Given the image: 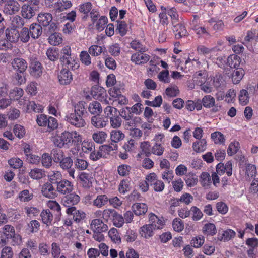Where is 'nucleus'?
I'll return each mask as SVG.
<instances>
[{"label":"nucleus","instance_id":"nucleus-1","mask_svg":"<svg viewBox=\"0 0 258 258\" xmlns=\"http://www.w3.org/2000/svg\"><path fill=\"white\" fill-rule=\"evenodd\" d=\"M58 28L56 23H52L46 30V35L49 36V42L54 46L58 45L62 41L61 35L58 33Z\"/></svg>","mask_w":258,"mask_h":258},{"label":"nucleus","instance_id":"nucleus-2","mask_svg":"<svg viewBox=\"0 0 258 258\" xmlns=\"http://www.w3.org/2000/svg\"><path fill=\"white\" fill-rule=\"evenodd\" d=\"M74 141L72 133L68 131H64L60 135L53 137V142L55 145L60 148L65 145L69 146Z\"/></svg>","mask_w":258,"mask_h":258},{"label":"nucleus","instance_id":"nucleus-3","mask_svg":"<svg viewBox=\"0 0 258 258\" xmlns=\"http://www.w3.org/2000/svg\"><path fill=\"white\" fill-rule=\"evenodd\" d=\"M84 118L83 116L72 112L65 116V120L76 127L81 128L86 124Z\"/></svg>","mask_w":258,"mask_h":258},{"label":"nucleus","instance_id":"nucleus-4","mask_svg":"<svg viewBox=\"0 0 258 258\" xmlns=\"http://www.w3.org/2000/svg\"><path fill=\"white\" fill-rule=\"evenodd\" d=\"M30 74L36 78L40 77L43 72V67L38 59L34 57L30 58Z\"/></svg>","mask_w":258,"mask_h":258},{"label":"nucleus","instance_id":"nucleus-5","mask_svg":"<svg viewBox=\"0 0 258 258\" xmlns=\"http://www.w3.org/2000/svg\"><path fill=\"white\" fill-rule=\"evenodd\" d=\"M91 95L96 100L106 101V93L105 89L97 85L92 86L91 90Z\"/></svg>","mask_w":258,"mask_h":258},{"label":"nucleus","instance_id":"nucleus-6","mask_svg":"<svg viewBox=\"0 0 258 258\" xmlns=\"http://www.w3.org/2000/svg\"><path fill=\"white\" fill-rule=\"evenodd\" d=\"M41 193L43 196L49 199H54L57 196V189L52 184L47 182L42 185Z\"/></svg>","mask_w":258,"mask_h":258},{"label":"nucleus","instance_id":"nucleus-7","mask_svg":"<svg viewBox=\"0 0 258 258\" xmlns=\"http://www.w3.org/2000/svg\"><path fill=\"white\" fill-rule=\"evenodd\" d=\"M11 64L14 70L20 73H24L28 67L26 61L23 58L19 57L13 59L11 62Z\"/></svg>","mask_w":258,"mask_h":258},{"label":"nucleus","instance_id":"nucleus-8","mask_svg":"<svg viewBox=\"0 0 258 258\" xmlns=\"http://www.w3.org/2000/svg\"><path fill=\"white\" fill-rule=\"evenodd\" d=\"M67 67L68 69H62L58 75V80L61 85H67L71 83L73 79L71 72L69 71V69L71 68L69 66Z\"/></svg>","mask_w":258,"mask_h":258},{"label":"nucleus","instance_id":"nucleus-9","mask_svg":"<svg viewBox=\"0 0 258 258\" xmlns=\"http://www.w3.org/2000/svg\"><path fill=\"white\" fill-rule=\"evenodd\" d=\"M37 9L34 4H25L22 7V15L25 18L30 19L36 14Z\"/></svg>","mask_w":258,"mask_h":258},{"label":"nucleus","instance_id":"nucleus-10","mask_svg":"<svg viewBox=\"0 0 258 258\" xmlns=\"http://www.w3.org/2000/svg\"><path fill=\"white\" fill-rule=\"evenodd\" d=\"M60 53L61 56L59 57L60 61L63 64L70 66L71 69L73 70V68L75 67V65L73 66L70 60L71 55V47L69 46H65L62 49Z\"/></svg>","mask_w":258,"mask_h":258},{"label":"nucleus","instance_id":"nucleus-11","mask_svg":"<svg viewBox=\"0 0 258 258\" xmlns=\"http://www.w3.org/2000/svg\"><path fill=\"white\" fill-rule=\"evenodd\" d=\"M5 34L7 40L11 43H16L19 40V31L14 27L7 28L5 30Z\"/></svg>","mask_w":258,"mask_h":258},{"label":"nucleus","instance_id":"nucleus-12","mask_svg":"<svg viewBox=\"0 0 258 258\" xmlns=\"http://www.w3.org/2000/svg\"><path fill=\"white\" fill-rule=\"evenodd\" d=\"M80 201V197L76 194L72 193L67 195L62 199V202L65 207L68 208L74 207Z\"/></svg>","mask_w":258,"mask_h":258},{"label":"nucleus","instance_id":"nucleus-13","mask_svg":"<svg viewBox=\"0 0 258 258\" xmlns=\"http://www.w3.org/2000/svg\"><path fill=\"white\" fill-rule=\"evenodd\" d=\"M37 20L39 22L38 24L41 25V27H48L52 22V16L50 13H40L37 17Z\"/></svg>","mask_w":258,"mask_h":258},{"label":"nucleus","instance_id":"nucleus-14","mask_svg":"<svg viewBox=\"0 0 258 258\" xmlns=\"http://www.w3.org/2000/svg\"><path fill=\"white\" fill-rule=\"evenodd\" d=\"M20 8V6L17 1L10 0L4 7V12L9 15H12L18 12Z\"/></svg>","mask_w":258,"mask_h":258},{"label":"nucleus","instance_id":"nucleus-15","mask_svg":"<svg viewBox=\"0 0 258 258\" xmlns=\"http://www.w3.org/2000/svg\"><path fill=\"white\" fill-rule=\"evenodd\" d=\"M56 189L57 192L64 195L71 192L73 189V186L70 181L66 179H62Z\"/></svg>","mask_w":258,"mask_h":258},{"label":"nucleus","instance_id":"nucleus-16","mask_svg":"<svg viewBox=\"0 0 258 258\" xmlns=\"http://www.w3.org/2000/svg\"><path fill=\"white\" fill-rule=\"evenodd\" d=\"M3 235L5 238H4L2 235L1 236V242L3 244L8 243L9 242V238L12 237V235L15 232L13 226L10 225H6L3 228Z\"/></svg>","mask_w":258,"mask_h":258},{"label":"nucleus","instance_id":"nucleus-17","mask_svg":"<svg viewBox=\"0 0 258 258\" xmlns=\"http://www.w3.org/2000/svg\"><path fill=\"white\" fill-rule=\"evenodd\" d=\"M29 31L32 38L38 39L42 34V28L41 25L36 23H32L29 27Z\"/></svg>","mask_w":258,"mask_h":258},{"label":"nucleus","instance_id":"nucleus-18","mask_svg":"<svg viewBox=\"0 0 258 258\" xmlns=\"http://www.w3.org/2000/svg\"><path fill=\"white\" fill-rule=\"evenodd\" d=\"M48 180L47 182L52 184V185L56 187L62 180V175L58 171H52L48 175Z\"/></svg>","mask_w":258,"mask_h":258},{"label":"nucleus","instance_id":"nucleus-19","mask_svg":"<svg viewBox=\"0 0 258 258\" xmlns=\"http://www.w3.org/2000/svg\"><path fill=\"white\" fill-rule=\"evenodd\" d=\"M66 212L68 215L73 216V219L77 222H79L81 219L85 217V214L83 212L77 210L76 207L67 208Z\"/></svg>","mask_w":258,"mask_h":258},{"label":"nucleus","instance_id":"nucleus-20","mask_svg":"<svg viewBox=\"0 0 258 258\" xmlns=\"http://www.w3.org/2000/svg\"><path fill=\"white\" fill-rule=\"evenodd\" d=\"M150 58V57L149 55L144 54L142 52H140V53L138 52L133 54L132 56L131 60L136 64H140L147 62Z\"/></svg>","mask_w":258,"mask_h":258},{"label":"nucleus","instance_id":"nucleus-21","mask_svg":"<svg viewBox=\"0 0 258 258\" xmlns=\"http://www.w3.org/2000/svg\"><path fill=\"white\" fill-rule=\"evenodd\" d=\"M108 122V118L100 116L99 115H95L91 118V123L97 128H101L106 126Z\"/></svg>","mask_w":258,"mask_h":258},{"label":"nucleus","instance_id":"nucleus-22","mask_svg":"<svg viewBox=\"0 0 258 258\" xmlns=\"http://www.w3.org/2000/svg\"><path fill=\"white\" fill-rule=\"evenodd\" d=\"M244 74V70L242 68L235 69L231 75L232 82L235 84H238L243 78Z\"/></svg>","mask_w":258,"mask_h":258},{"label":"nucleus","instance_id":"nucleus-23","mask_svg":"<svg viewBox=\"0 0 258 258\" xmlns=\"http://www.w3.org/2000/svg\"><path fill=\"white\" fill-rule=\"evenodd\" d=\"M72 6L71 0H58L54 3V7L59 12L71 8Z\"/></svg>","mask_w":258,"mask_h":258},{"label":"nucleus","instance_id":"nucleus-24","mask_svg":"<svg viewBox=\"0 0 258 258\" xmlns=\"http://www.w3.org/2000/svg\"><path fill=\"white\" fill-rule=\"evenodd\" d=\"M91 226L99 232H105L108 230V226L101 220L95 219L92 220Z\"/></svg>","mask_w":258,"mask_h":258},{"label":"nucleus","instance_id":"nucleus-25","mask_svg":"<svg viewBox=\"0 0 258 258\" xmlns=\"http://www.w3.org/2000/svg\"><path fill=\"white\" fill-rule=\"evenodd\" d=\"M174 31H175V37L179 39L187 35V31L185 27L182 24H178L174 26Z\"/></svg>","mask_w":258,"mask_h":258},{"label":"nucleus","instance_id":"nucleus-26","mask_svg":"<svg viewBox=\"0 0 258 258\" xmlns=\"http://www.w3.org/2000/svg\"><path fill=\"white\" fill-rule=\"evenodd\" d=\"M236 233L233 230L229 229L222 231L221 234L218 233L217 238L220 241H228L234 237Z\"/></svg>","mask_w":258,"mask_h":258},{"label":"nucleus","instance_id":"nucleus-27","mask_svg":"<svg viewBox=\"0 0 258 258\" xmlns=\"http://www.w3.org/2000/svg\"><path fill=\"white\" fill-rule=\"evenodd\" d=\"M42 222L47 226L52 224L53 215L49 209L43 210L40 214Z\"/></svg>","mask_w":258,"mask_h":258},{"label":"nucleus","instance_id":"nucleus-28","mask_svg":"<svg viewBox=\"0 0 258 258\" xmlns=\"http://www.w3.org/2000/svg\"><path fill=\"white\" fill-rule=\"evenodd\" d=\"M154 140L155 141V144L152 147V153L157 155H161V135H156Z\"/></svg>","mask_w":258,"mask_h":258},{"label":"nucleus","instance_id":"nucleus-29","mask_svg":"<svg viewBox=\"0 0 258 258\" xmlns=\"http://www.w3.org/2000/svg\"><path fill=\"white\" fill-rule=\"evenodd\" d=\"M132 210L136 215H141L145 214L148 208L147 205L144 203H136L133 205Z\"/></svg>","mask_w":258,"mask_h":258},{"label":"nucleus","instance_id":"nucleus-30","mask_svg":"<svg viewBox=\"0 0 258 258\" xmlns=\"http://www.w3.org/2000/svg\"><path fill=\"white\" fill-rule=\"evenodd\" d=\"M240 62V57L235 54L230 55L227 58V64L231 68H239Z\"/></svg>","mask_w":258,"mask_h":258},{"label":"nucleus","instance_id":"nucleus-31","mask_svg":"<svg viewBox=\"0 0 258 258\" xmlns=\"http://www.w3.org/2000/svg\"><path fill=\"white\" fill-rule=\"evenodd\" d=\"M46 54L48 58L52 61L57 60L59 58V49L56 47H50L48 48Z\"/></svg>","mask_w":258,"mask_h":258},{"label":"nucleus","instance_id":"nucleus-32","mask_svg":"<svg viewBox=\"0 0 258 258\" xmlns=\"http://www.w3.org/2000/svg\"><path fill=\"white\" fill-rule=\"evenodd\" d=\"M149 225L153 227L154 230L159 229L161 226V220L152 213L149 214Z\"/></svg>","mask_w":258,"mask_h":258},{"label":"nucleus","instance_id":"nucleus-33","mask_svg":"<svg viewBox=\"0 0 258 258\" xmlns=\"http://www.w3.org/2000/svg\"><path fill=\"white\" fill-rule=\"evenodd\" d=\"M203 233L205 235L213 236L216 234L217 229L213 223H207L204 225L202 229Z\"/></svg>","mask_w":258,"mask_h":258},{"label":"nucleus","instance_id":"nucleus-34","mask_svg":"<svg viewBox=\"0 0 258 258\" xmlns=\"http://www.w3.org/2000/svg\"><path fill=\"white\" fill-rule=\"evenodd\" d=\"M88 109L89 112L95 115H99L102 111L101 104L97 101H93L89 104Z\"/></svg>","mask_w":258,"mask_h":258},{"label":"nucleus","instance_id":"nucleus-35","mask_svg":"<svg viewBox=\"0 0 258 258\" xmlns=\"http://www.w3.org/2000/svg\"><path fill=\"white\" fill-rule=\"evenodd\" d=\"M86 104V103L84 101H80L77 104L74 105L73 113L84 117L85 114L87 113L85 108Z\"/></svg>","mask_w":258,"mask_h":258},{"label":"nucleus","instance_id":"nucleus-36","mask_svg":"<svg viewBox=\"0 0 258 258\" xmlns=\"http://www.w3.org/2000/svg\"><path fill=\"white\" fill-rule=\"evenodd\" d=\"M153 227H151V225H145L141 228L140 234L142 237L147 238L153 235Z\"/></svg>","mask_w":258,"mask_h":258},{"label":"nucleus","instance_id":"nucleus-37","mask_svg":"<svg viewBox=\"0 0 258 258\" xmlns=\"http://www.w3.org/2000/svg\"><path fill=\"white\" fill-rule=\"evenodd\" d=\"M206 147V141L203 139L194 142L192 148L196 152H201L205 150Z\"/></svg>","mask_w":258,"mask_h":258},{"label":"nucleus","instance_id":"nucleus-38","mask_svg":"<svg viewBox=\"0 0 258 258\" xmlns=\"http://www.w3.org/2000/svg\"><path fill=\"white\" fill-rule=\"evenodd\" d=\"M23 90L20 88L15 87L11 90L9 93L10 99L18 100L23 95Z\"/></svg>","mask_w":258,"mask_h":258},{"label":"nucleus","instance_id":"nucleus-39","mask_svg":"<svg viewBox=\"0 0 258 258\" xmlns=\"http://www.w3.org/2000/svg\"><path fill=\"white\" fill-rule=\"evenodd\" d=\"M20 40L23 43L28 42L30 38V33L29 29L27 27H23L21 31L19 32Z\"/></svg>","mask_w":258,"mask_h":258},{"label":"nucleus","instance_id":"nucleus-40","mask_svg":"<svg viewBox=\"0 0 258 258\" xmlns=\"http://www.w3.org/2000/svg\"><path fill=\"white\" fill-rule=\"evenodd\" d=\"M112 142L116 143L124 138V135L119 130H113L110 133Z\"/></svg>","mask_w":258,"mask_h":258},{"label":"nucleus","instance_id":"nucleus-41","mask_svg":"<svg viewBox=\"0 0 258 258\" xmlns=\"http://www.w3.org/2000/svg\"><path fill=\"white\" fill-rule=\"evenodd\" d=\"M29 174L32 178L36 180H39L45 176V172L38 168L32 169Z\"/></svg>","mask_w":258,"mask_h":258},{"label":"nucleus","instance_id":"nucleus-42","mask_svg":"<svg viewBox=\"0 0 258 258\" xmlns=\"http://www.w3.org/2000/svg\"><path fill=\"white\" fill-rule=\"evenodd\" d=\"M161 62L160 58L158 57H154L153 59L150 61L151 67L149 69V71L152 72L158 73L160 70V68L158 66L160 63Z\"/></svg>","mask_w":258,"mask_h":258},{"label":"nucleus","instance_id":"nucleus-43","mask_svg":"<svg viewBox=\"0 0 258 258\" xmlns=\"http://www.w3.org/2000/svg\"><path fill=\"white\" fill-rule=\"evenodd\" d=\"M108 201V197L105 195H99L93 201V205L98 208L105 205Z\"/></svg>","mask_w":258,"mask_h":258},{"label":"nucleus","instance_id":"nucleus-44","mask_svg":"<svg viewBox=\"0 0 258 258\" xmlns=\"http://www.w3.org/2000/svg\"><path fill=\"white\" fill-rule=\"evenodd\" d=\"M179 90L176 85L171 86L167 88L165 91V95L169 97H174L178 95Z\"/></svg>","mask_w":258,"mask_h":258},{"label":"nucleus","instance_id":"nucleus-45","mask_svg":"<svg viewBox=\"0 0 258 258\" xmlns=\"http://www.w3.org/2000/svg\"><path fill=\"white\" fill-rule=\"evenodd\" d=\"M39 227L40 223L37 220H32L30 223L28 224V228L26 229V231L29 233H35L39 230Z\"/></svg>","mask_w":258,"mask_h":258},{"label":"nucleus","instance_id":"nucleus-46","mask_svg":"<svg viewBox=\"0 0 258 258\" xmlns=\"http://www.w3.org/2000/svg\"><path fill=\"white\" fill-rule=\"evenodd\" d=\"M103 52V55H105V51H103V49L101 46L94 45H92L89 48V53L92 56H96L100 55Z\"/></svg>","mask_w":258,"mask_h":258},{"label":"nucleus","instance_id":"nucleus-47","mask_svg":"<svg viewBox=\"0 0 258 258\" xmlns=\"http://www.w3.org/2000/svg\"><path fill=\"white\" fill-rule=\"evenodd\" d=\"M50 156L55 162L58 163L62 159L63 152L60 149H53L51 150Z\"/></svg>","mask_w":258,"mask_h":258},{"label":"nucleus","instance_id":"nucleus-48","mask_svg":"<svg viewBox=\"0 0 258 258\" xmlns=\"http://www.w3.org/2000/svg\"><path fill=\"white\" fill-rule=\"evenodd\" d=\"M211 137L215 144H223L225 142L224 136L220 132H215L212 133Z\"/></svg>","mask_w":258,"mask_h":258},{"label":"nucleus","instance_id":"nucleus-49","mask_svg":"<svg viewBox=\"0 0 258 258\" xmlns=\"http://www.w3.org/2000/svg\"><path fill=\"white\" fill-rule=\"evenodd\" d=\"M106 136L107 135L105 132L99 131L98 132L94 133L92 135V138L96 143H102L105 140Z\"/></svg>","mask_w":258,"mask_h":258},{"label":"nucleus","instance_id":"nucleus-50","mask_svg":"<svg viewBox=\"0 0 258 258\" xmlns=\"http://www.w3.org/2000/svg\"><path fill=\"white\" fill-rule=\"evenodd\" d=\"M192 213V219L194 221L200 220L203 217V214L201 210L196 206H192L190 209Z\"/></svg>","mask_w":258,"mask_h":258},{"label":"nucleus","instance_id":"nucleus-51","mask_svg":"<svg viewBox=\"0 0 258 258\" xmlns=\"http://www.w3.org/2000/svg\"><path fill=\"white\" fill-rule=\"evenodd\" d=\"M116 31H118L121 36H124L127 32V24L124 21H118Z\"/></svg>","mask_w":258,"mask_h":258},{"label":"nucleus","instance_id":"nucleus-52","mask_svg":"<svg viewBox=\"0 0 258 258\" xmlns=\"http://www.w3.org/2000/svg\"><path fill=\"white\" fill-rule=\"evenodd\" d=\"M112 220L114 225L117 227H121L124 223L123 217L116 211L112 217Z\"/></svg>","mask_w":258,"mask_h":258},{"label":"nucleus","instance_id":"nucleus-53","mask_svg":"<svg viewBox=\"0 0 258 258\" xmlns=\"http://www.w3.org/2000/svg\"><path fill=\"white\" fill-rule=\"evenodd\" d=\"M59 162L61 167L64 170L70 169L73 165V160L70 157L62 158Z\"/></svg>","mask_w":258,"mask_h":258},{"label":"nucleus","instance_id":"nucleus-54","mask_svg":"<svg viewBox=\"0 0 258 258\" xmlns=\"http://www.w3.org/2000/svg\"><path fill=\"white\" fill-rule=\"evenodd\" d=\"M108 235L111 240L115 243H120L121 242V238L118 235L116 229L113 228L110 229L108 232Z\"/></svg>","mask_w":258,"mask_h":258},{"label":"nucleus","instance_id":"nucleus-55","mask_svg":"<svg viewBox=\"0 0 258 258\" xmlns=\"http://www.w3.org/2000/svg\"><path fill=\"white\" fill-rule=\"evenodd\" d=\"M203 105L205 107L210 108L215 104V99L211 95H207L202 99Z\"/></svg>","mask_w":258,"mask_h":258},{"label":"nucleus","instance_id":"nucleus-56","mask_svg":"<svg viewBox=\"0 0 258 258\" xmlns=\"http://www.w3.org/2000/svg\"><path fill=\"white\" fill-rule=\"evenodd\" d=\"M41 162L44 167L49 168L52 165V157L48 153H44L41 158Z\"/></svg>","mask_w":258,"mask_h":258},{"label":"nucleus","instance_id":"nucleus-57","mask_svg":"<svg viewBox=\"0 0 258 258\" xmlns=\"http://www.w3.org/2000/svg\"><path fill=\"white\" fill-rule=\"evenodd\" d=\"M150 147V145L148 142H143L141 143L140 147L142 150V152L138 154V156L145 154L146 156L149 157L151 154Z\"/></svg>","mask_w":258,"mask_h":258},{"label":"nucleus","instance_id":"nucleus-58","mask_svg":"<svg viewBox=\"0 0 258 258\" xmlns=\"http://www.w3.org/2000/svg\"><path fill=\"white\" fill-rule=\"evenodd\" d=\"M108 22V19L106 16H102L97 21L96 25V28L99 31H102L107 23Z\"/></svg>","mask_w":258,"mask_h":258},{"label":"nucleus","instance_id":"nucleus-59","mask_svg":"<svg viewBox=\"0 0 258 258\" xmlns=\"http://www.w3.org/2000/svg\"><path fill=\"white\" fill-rule=\"evenodd\" d=\"M239 100L240 104L246 105L249 101V96L248 92L245 89H242L240 92L239 95Z\"/></svg>","mask_w":258,"mask_h":258},{"label":"nucleus","instance_id":"nucleus-60","mask_svg":"<svg viewBox=\"0 0 258 258\" xmlns=\"http://www.w3.org/2000/svg\"><path fill=\"white\" fill-rule=\"evenodd\" d=\"M239 148V144L238 142H232L230 144L228 149L227 153L229 156H232L236 154Z\"/></svg>","mask_w":258,"mask_h":258},{"label":"nucleus","instance_id":"nucleus-61","mask_svg":"<svg viewBox=\"0 0 258 258\" xmlns=\"http://www.w3.org/2000/svg\"><path fill=\"white\" fill-rule=\"evenodd\" d=\"M173 228L175 231L181 232L184 228L183 222L180 219L175 218L172 222Z\"/></svg>","mask_w":258,"mask_h":258},{"label":"nucleus","instance_id":"nucleus-62","mask_svg":"<svg viewBox=\"0 0 258 258\" xmlns=\"http://www.w3.org/2000/svg\"><path fill=\"white\" fill-rule=\"evenodd\" d=\"M200 181L204 187L209 185L211 182L210 174L207 172H203L200 176Z\"/></svg>","mask_w":258,"mask_h":258},{"label":"nucleus","instance_id":"nucleus-63","mask_svg":"<svg viewBox=\"0 0 258 258\" xmlns=\"http://www.w3.org/2000/svg\"><path fill=\"white\" fill-rule=\"evenodd\" d=\"M13 131L15 135L19 138H22L25 134L24 127L19 124H16L14 126Z\"/></svg>","mask_w":258,"mask_h":258},{"label":"nucleus","instance_id":"nucleus-64","mask_svg":"<svg viewBox=\"0 0 258 258\" xmlns=\"http://www.w3.org/2000/svg\"><path fill=\"white\" fill-rule=\"evenodd\" d=\"M13 252L11 247L6 246L1 251V258H12Z\"/></svg>","mask_w":258,"mask_h":258}]
</instances>
